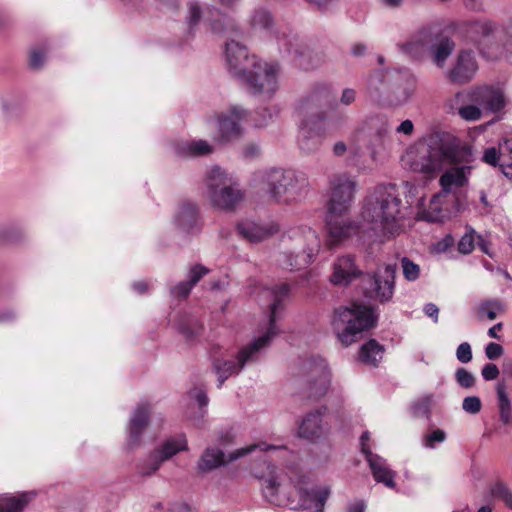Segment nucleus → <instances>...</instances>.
Segmentation results:
<instances>
[{
  "label": "nucleus",
  "mask_w": 512,
  "mask_h": 512,
  "mask_svg": "<svg viewBox=\"0 0 512 512\" xmlns=\"http://www.w3.org/2000/svg\"><path fill=\"white\" fill-rule=\"evenodd\" d=\"M370 440V433L368 431H364L360 437V445H361V452L366 456V459L370 456H373L369 445L367 442Z\"/></svg>",
  "instance_id": "obj_57"
},
{
  "label": "nucleus",
  "mask_w": 512,
  "mask_h": 512,
  "mask_svg": "<svg viewBox=\"0 0 512 512\" xmlns=\"http://www.w3.org/2000/svg\"><path fill=\"white\" fill-rule=\"evenodd\" d=\"M356 99V91L352 88H346L342 91L340 102L343 105H350Z\"/></svg>",
  "instance_id": "obj_58"
},
{
  "label": "nucleus",
  "mask_w": 512,
  "mask_h": 512,
  "mask_svg": "<svg viewBox=\"0 0 512 512\" xmlns=\"http://www.w3.org/2000/svg\"><path fill=\"white\" fill-rule=\"evenodd\" d=\"M434 404V397L426 395L415 401L411 407L412 413L416 417L430 418L431 406Z\"/></svg>",
  "instance_id": "obj_38"
},
{
  "label": "nucleus",
  "mask_w": 512,
  "mask_h": 512,
  "mask_svg": "<svg viewBox=\"0 0 512 512\" xmlns=\"http://www.w3.org/2000/svg\"><path fill=\"white\" fill-rule=\"evenodd\" d=\"M211 152L212 147L205 140L183 141L175 145V153L181 157H197Z\"/></svg>",
  "instance_id": "obj_30"
},
{
  "label": "nucleus",
  "mask_w": 512,
  "mask_h": 512,
  "mask_svg": "<svg viewBox=\"0 0 512 512\" xmlns=\"http://www.w3.org/2000/svg\"><path fill=\"white\" fill-rule=\"evenodd\" d=\"M359 225L352 221L347 213H332L328 211L326 216V245L329 249H335L342 242L357 234Z\"/></svg>",
  "instance_id": "obj_15"
},
{
  "label": "nucleus",
  "mask_w": 512,
  "mask_h": 512,
  "mask_svg": "<svg viewBox=\"0 0 512 512\" xmlns=\"http://www.w3.org/2000/svg\"><path fill=\"white\" fill-rule=\"evenodd\" d=\"M455 379L458 384H474L475 377L463 367L456 370Z\"/></svg>",
  "instance_id": "obj_56"
},
{
  "label": "nucleus",
  "mask_w": 512,
  "mask_h": 512,
  "mask_svg": "<svg viewBox=\"0 0 512 512\" xmlns=\"http://www.w3.org/2000/svg\"><path fill=\"white\" fill-rule=\"evenodd\" d=\"M192 286L187 281H181L170 289V293L176 298H187L191 293Z\"/></svg>",
  "instance_id": "obj_51"
},
{
  "label": "nucleus",
  "mask_w": 512,
  "mask_h": 512,
  "mask_svg": "<svg viewBox=\"0 0 512 512\" xmlns=\"http://www.w3.org/2000/svg\"><path fill=\"white\" fill-rule=\"evenodd\" d=\"M331 194L328 211L347 213L354 197L356 181L347 173H338L329 180Z\"/></svg>",
  "instance_id": "obj_14"
},
{
  "label": "nucleus",
  "mask_w": 512,
  "mask_h": 512,
  "mask_svg": "<svg viewBox=\"0 0 512 512\" xmlns=\"http://www.w3.org/2000/svg\"><path fill=\"white\" fill-rule=\"evenodd\" d=\"M202 18V9L197 2H191L188 5V14L186 16V21L188 25V31L190 34L194 33L196 28L198 27L200 20Z\"/></svg>",
  "instance_id": "obj_40"
},
{
  "label": "nucleus",
  "mask_w": 512,
  "mask_h": 512,
  "mask_svg": "<svg viewBox=\"0 0 512 512\" xmlns=\"http://www.w3.org/2000/svg\"><path fill=\"white\" fill-rule=\"evenodd\" d=\"M385 348L375 339L364 343L358 353L359 361L365 365L376 367L383 358Z\"/></svg>",
  "instance_id": "obj_29"
},
{
  "label": "nucleus",
  "mask_w": 512,
  "mask_h": 512,
  "mask_svg": "<svg viewBox=\"0 0 512 512\" xmlns=\"http://www.w3.org/2000/svg\"><path fill=\"white\" fill-rule=\"evenodd\" d=\"M474 230L465 233L458 242V251L462 254H469L474 249Z\"/></svg>",
  "instance_id": "obj_49"
},
{
  "label": "nucleus",
  "mask_w": 512,
  "mask_h": 512,
  "mask_svg": "<svg viewBox=\"0 0 512 512\" xmlns=\"http://www.w3.org/2000/svg\"><path fill=\"white\" fill-rule=\"evenodd\" d=\"M30 500L31 496L28 493L3 499L0 502V512H22Z\"/></svg>",
  "instance_id": "obj_36"
},
{
  "label": "nucleus",
  "mask_w": 512,
  "mask_h": 512,
  "mask_svg": "<svg viewBox=\"0 0 512 512\" xmlns=\"http://www.w3.org/2000/svg\"><path fill=\"white\" fill-rule=\"evenodd\" d=\"M268 470V475L262 478V492L269 503L288 506L292 505L298 496V503L292 509L315 507L314 512H323L330 495L328 487L315 488L297 467L291 468L289 473H283L281 469L269 464Z\"/></svg>",
  "instance_id": "obj_1"
},
{
  "label": "nucleus",
  "mask_w": 512,
  "mask_h": 512,
  "mask_svg": "<svg viewBox=\"0 0 512 512\" xmlns=\"http://www.w3.org/2000/svg\"><path fill=\"white\" fill-rule=\"evenodd\" d=\"M151 407L148 402H141L132 412L127 425V447L134 449L141 443L142 436L150 423Z\"/></svg>",
  "instance_id": "obj_19"
},
{
  "label": "nucleus",
  "mask_w": 512,
  "mask_h": 512,
  "mask_svg": "<svg viewBox=\"0 0 512 512\" xmlns=\"http://www.w3.org/2000/svg\"><path fill=\"white\" fill-rule=\"evenodd\" d=\"M472 168L471 165H460L445 171L439 179L442 192L450 193L453 187L465 186L468 183V176L471 174Z\"/></svg>",
  "instance_id": "obj_23"
},
{
  "label": "nucleus",
  "mask_w": 512,
  "mask_h": 512,
  "mask_svg": "<svg viewBox=\"0 0 512 512\" xmlns=\"http://www.w3.org/2000/svg\"><path fill=\"white\" fill-rule=\"evenodd\" d=\"M438 148L442 152V168L446 165H470L475 160L470 145L461 144L456 138L442 139L438 136Z\"/></svg>",
  "instance_id": "obj_17"
},
{
  "label": "nucleus",
  "mask_w": 512,
  "mask_h": 512,
  "mask_svg": "<svg viewBox=\"0 0 512 512\" xmlns=\"http://www.w3.org/2000/svg\"><path fill=\"white\" fill-rule=\"evenodd\" d=\"M269 291L272 303L269 306V319L266 331L249 344L243 346L235 359H216L214 361L213 367L220 384L224 383L231 375L238 374L244 366L257 362L271 345L272 340L280 333L276 322L284 310L283 301L290 294V285L288 283L276 284Z\"/></svg>",
  "instance_id": "obj_2"
},
{
  "label": "nucleus",
  "mask_w": 512,
  "mask_h": 512,
  "mask_svg": "<svg viewBox=\"0 0 512 512\" xmlns=\"http://www.w3.org/2000/svg\"><path fill=\"white\" fill-rule=\"evenodd\" d=\"M251 23L253 27L270 29L273 23V17L269 11L265 9H259L254 12Z\"/></svg>",
  "instance_id": "obj_44"
},
{
  "label": "nucleus",
  "mask_w": 512,
  "mask_h": 512,
  "mask_svg": "<svg viewBox=\"0 0 512 512\" xmlns=\"http://www.w3.org/2000/svg\"><path fill=\"white\" fill-rule=\"evenodd\" d=\"M263 183L270 200L277 204L298 202L309 188L307 176L293 169L271 168L264 173Z\"/></svg>",
  "instance_id": "obj_10"
},
{
  "label": "nucleus",
  "mask_w": 512,
  "mask_h": 512,
  "mask_svg": "<svg viewBox=\"0 0 512 512\" xmlns=\"http://www.w3.org/2000/svg\"><path fill=\"white\" fill-rule=\"evenodd\" d=\"M503 156H505V152H499L495 147H489L485 149L482 161L494 167H501Z\"/></svg>",
  "instance_id": "obj_45"
},
{
  "label": "nucleus",
  "mask_w": 512,
  "mask_h": 512,
  "mask_svg": "<svg viewBox=\"0 0 512 512\" xmlns=\"http://www.w3.org/2000/svg\"><path fill=\"white\" fill-rule=\"evenodd\" d=\"M311 372L315 379L310 384H330L332 381L331 370L323 359L313 361Z\"/></svg>",
  "instance_id": "obj_35"
},
{
  "label": "nucleus",
  "mask_w": 512,
  "mask_h": 512,
  "mask_svg": "<svg viewBox=\"0 0 512 512\" xmlns=\"http://www.w3.org/2000/svg\"><path fill=\"white\" fill-rule=\"evenodd\" d=\"M282 446H275V445H268L265 442H261L258 444L249 445L247 447H243L240 449H237L233 453L229 455V457H226L225 453L216 447H207L202 455L200 456L198 463H197V469L200 473H207L211 472L221 466H225L228 463L241 458L251 452H253L256 449H259L262 452L267 451H275L278 449H282Z\"/></svg>",
  "instance_id": "obj_13"
},
{
  "label": "nucleus",
  "mask_w": 512,
  "mask_h": 512,
  "mask_svg": "<svg viewBox=\"0 0 512 512\" xmlns=\"http://www.w3.org/2000/svg\"><path fill=\"white\" fill-rule=\"evenodd\" d=\"M330 97V86L318 83L300 102L299 110L305 118L300 126L298 145L306 154L318 151L325 138V129L321 122L326 118V113L321 108L329 102Z\"/></svg>",
  "instance_id": "obj_6"
},
{
  "label": "nucleus",
  "mask_w": 512,
  "mask_h": 512,
  "mask_svg": "<svg viewBox=\"0 0 512 512\" xmlns=\"http://www.w3.org/2000/svg\"><path fill=\"white\" fill-rule=\"evenodd\" d=\"M189 397L197 402L200 408L199 420L203 419L205 414L207 413L206 407L209 403L206 391H204L198 386H195L193 389L189 391Z\"/></svg>",
  "instance_id": "obj_43"
},
{
  "label": "nucleus",
  "mask_w": 512,
  "mask_h": 512,
  "mask_svg": "<svg viewBox=\"0 0 512 512\" xmlns=\"http://www.w3.org/2000/svg\"><path fill=\"white\" fill-rule=\"evenodd\" d=\"M404 278L409 282H414L420 277V266L408 257L400 260Z\"/></svg>",
  "instance_id": "obj_41"
},
{
  "label": "nucleus",
  "mask_w": 512,
  "mask_h": 512,
  "mask_svg": "<svg viewBox=\"0 0 512 512\" xmlns=\"http://www.w3.org/2000/svg\"><path fill=\"white\" fill-rule=\"evenodd\" d=\"M505 309L500 300H485L479 305V314L486 316L489 320H494L497 317V311L503 312Z\"/></svg>",
  "instance_id": "obj_39"
},
{
  "label": "nucleus",
  "mask_w": 512,
  "mask_h": 512,
  "mask_svg": "<svg viewBox=\"0 0 512 512\" xmlns=\"http://www.w3.org/2000/svg\"><path fill=\"white\" fill-rule=\"evenodd\" d=\"M376 322L377 316L370 307L352 303L334 310L332 328L337 339L347 347L357 342L362 333L373 328Z\"/></svg>",
  "instance_id": "obj_9"
},
{
  "label": "nucleus",
  "mask_w": 512,
  "mask_h": 512,
  "mask_svg": "<svg viewBox=\"0 0 512 512\" xmlns=\"http://www.w3.org/2000/svg\"><path fill=\"white\" fill-rule=\"evenodd\" d=\"M236 230L239 235L251 243H260L280 230L279 225L275 222L259 224L253 221L245 220L237 224Z\"/></svg>",
  "instance_id": "obj_21"
},
{
  "label": "nucleus",
  "mask_w": 512,
  "mask_h": 512,
  "mask_svg": "<svg viewBox=\"0 0 512 512\" xmlns=\"http://www.w3.org/2000/svg\"><path fill=\"white\" fill-rule=\"evenodd\" d=\"M404 209L395 184L379 185L366 198L362 215L375 233L390 237L400 232Z\"/></svg>",
  "instance_id": "obj_5"
},
{
  "label": "nucleus",
  "mask_w": 512,
  "mask_h": 512,
  "mask_svg": "<svg viewBox=\"0 0 512 512\" xmlns=\"http://www.w3.org/2000/svg\"><path fill=\"white\" fill-rule=\"evenodd\" d=\"M366 460L376 482L383 483L388 488L396 486L394 481L395 472L387 466L386 461L382 457L375 454Z\"/></svg>",
  "instance_id": "obj_25"
},
{
  "label": "nucleus",
  "mask_w": 512,
  "mask_h": 512,
  "mask_svg": "<svg viewBox=\"0 0 512 512\" xmlns=\"http://www.w3.org/2000/svg\"><path fill=\"white\" fill-rule=\"evenodd\" d=\"M502 374L504 380L512 381V359H507L502 364Z\"/></svg>",
  "instance_id": "obj_63"
},
{
  "label": "nucleus",
  "mask_w": 512,
  "mask_h": 512,
  "mask_svg": "<svg viewBox=\"0 0 512 512\" xmlns=\"http://www.w3.org/2000/svg\"><path fill=\"white\" fill-rule=\"evenodd\" d=\"M228 71L253 95L271 97L278 88L277 63L263 62L255 55H250L247 47L232 39L225 45Z\"/></svg>",
  "instance_id": "obj_3"
},
{
  "label": "nucleus",
  "mask_w": 512,
  "mask_h": 512,
  "mask_svg": "<svg viewBox=\"0 0 512 512\" xmlns=\"http://www.w3.org/2000/svg\"><path fill=\"white\" fill-rule=\"evenodd\" d=\"M466 34L484 57L512 55V20L505 24L490 19L472 20L466 23Z\"/></svg>",
  "instance_id": "obj_8"
},
{
  "label": "nucleus",
  "mask_w": 512,
  "mask_h": 512,
  "mask_svg": "<svg viewBox=\"0 0 512 512\" xmlns=\"http://www.w3.org/2000/svg\"><path fill=\"white\" fill-rule=\"evenodd\" d=\"M209 273V269L202 264H196L189 270L187 282L194 287L206 274Z\"/></svg>",
  "instance_id": "obj_47"
},
{
  "label": "nucleus",
  "mask_w": 512,
  "mask_h": 512,
  "mask_svg": "<svg viewBox=\"0 0 512 512\" xmlns=\"http://www.w3.org/2000/svg\"><path fill=\"white\" fill-rule=\"evenodd\" d=\"M472 99L491 113H499L507 105L504 85L501 83L476 87L473 91Z\"/></svg>",
  "instance_id": "obj_18"
},
{
  "label": "nucleus",
  "mask_w": 512,
  "mask_h": 512,
  "mask_svg": "<svg viewBox=\"0 0 512 512\" xmlns=\"http://www.w3.org/2000/svg\"><path fill=\"white\" fill-rule=\"evenodd\" d=\"M499 368L494 363H487L483 366L481 370V375L485 381H493L496 380L499 376Z\"/></svg>",
  "instance_id": "obj_53"
},
{
  "label": "nucleus",
  "mask_w": 512,
  "mask_h": 512,
  "mask_svg": "<svg viewBox=\"0 0 512 512\" xmlns=\"http://www.w3.org/2000/svg\"><path fill=\"white\" fill-rule=\"evenodd\" d=\"M279 113L276 106L258 108L255 112H248L241 106L231 108V114L237 119H246L247 117L254 123L256 127L266 126L272 118Z\"/></svg>",
  "instance_id": "obj_24"
},
{
  "label": "nucleus",
  "mask_w": 512,
  "mask_h": 512,
  "mask_svg": "<svg viewBox=\"0 0 512 512\" xmlns=\"http://www.w3.org/2000/svg\"><path fill=\"white\" fill-rule=\"evenodd\" d=\"M416 88V78L406 69L374 70L367 83L370 97L383 107L406 104Z\"/></svg>",
  "instance_id": "obj_7"
},
{
  "label": "nucleus",
  "mask_w": 512,
  "mask_h": 512,
  "mask_svg": "<svg viewBox=\"0 0 512 512\" xmlns=\"http://www.w3.org/2000/svg\"><path fill=\"white\" fill-rule=\"evenodd\" d=\"M458 114L467 121L479 120L482 116V112L479 107L475 105L462 106L458 110Z\"/></svg>",
  "instance_id": "obj_46"
},
{
  "label": "nucleus",
  "mask_w": 512,
  "mask_h": 512,
  "mask_svg": "<svg viewBox=\"0 0 512 512\" xmlns=\"http://www.w3.org/2000/svg\"><path fill=\"white\" fill-rule=\"evenodd\" d=\"M366 503L362 499H355L348 503L347 512H365Z\"/></svg>",
  "instance_id": "obj_59"
},
{
  "label": "nucleus",
  "mask_w": 512,
  "mask_h": 512,
  "mask_svg": "<svg viewBox=\"0 0 512 512\" xmlns=\"http://www.w3.org/2000/svg\"><path fill=\"white\" fill-rule=\"evenodd\" d=\"M188 450V442L185 434L181 433L164 440L162 445L155 449L161 460L165 462L177 453Z\"/></svg>",
  "instance_id": "obj_28"
},
{
  "label": "nucleus",
  "mask_w": 512,
  "mask_h": 512,
  "mask_svg": "<svg viewBox=\"0 0 512 512\" xmlns=\"http://www.w3.org/2000/svg\"><path fill=\"white\" fill-rule=\"evenodd\" d=\"M178 330L187 340H192L202 332L203 325L195 317L183 316L178 322Z\"/></svg>",
  "instance_id": "obj_34"
},
{
  "label": "nucleus",
  "mask_w": 512,
  "mask_h": 512,
  "mask_svg": "<svg viewBox=\"0 0 512 512\" xmlns=\"http://www.w3.org/2000/svg\"><path fill=\"white\" fill-rule=\"evenodd\" d=\"M455 49V43L448 37H443L440 41L431 47L433 61L438 67H443L448 57Z\"/></svg>",
  "instance_id": "obj_33"
},
{
  "label": "nucleus",
  "mask_w": 512,
  "mask_h": 512,
  "mask_svg": "<svg viewBox=\"0 0 512 512\" xmlns=\"http://www.w3.org/2000/svg\"><path fill=\"white\" fill-rule=\"evenodd\" d=\"M496 404L501 423L506 426L512 424V399L506 392V386H497Z\"/></svg>",
  "instance_id": "obj_31"
},
{
  "label": "nucleus",
  "mask_w": 512,
  "mask_h": 512,
  "mask_svg": "<svg viewBox=\"0 0 512 512\" xmlns=\"http://www.w3.org/2000/svg\"><path fill=\"white\" fill-rule=\"evenodd\" d=\"M177 231L184 235H197L202 231L203 218L199 206L191 201H182L173 217Z\"/></svg>",
  "instance_id": "obj_16"
},
{
  "label": "nucleus",
  "mask_w": 512,
  "mask_h": 512,
  "mask_svg": "<svg viewBox=\"0 0 512 512\" xmlns=\"http://www.w3.org/2000/svg\"><path fill=\"white\" fill-rule=\"evenodd\" d=\"M237 118L230 116L218 117V134L216 140L222 144L229 143L239 138L241 134V127L236 121Z\"/></svg>",
  "instance_id": "obj_26"
},
{
  "label": "nucleus",
  "mask_w": 512,
  "mask_h": 512,
  "mask_svg": "<svg viewBox=\"0 0 512 512\" xmlns=\"http://www.w3.org/2000/svg\"><path fill=\"white\" fill-rule=\"evenodd\" d=\"M153 512H190L188 505L184 503H173L166 510L162 503L153 506Z\"/></svg>",
  "instance_id": "obj_54"
},
{
  "label": "nucleus",
  "mask_w": 512,
  "mask_h": 512,
  "mask_svg": "<svg viewBox=\"0 0 512 512\" xmlns=\"http://www.w3.org/2000/svg\"><path fill=\"white\" fill-rule=\"evenodd\" d=\"M207 20L214 33L227 34L237 31L235 20L231 16L221 13L217 8L208 9Z\"/></svg>",
  "instance_id": "obj_27"
},
{
  "label": "nucleus",
  "mask_w": 512,
  "mask_h": 512,
  "mask_svg": "<svg viewBox=\"0 0 512 512\" xmlns=\"http://www.w3.org/2000/svg\"><path fill=\"white\" fill-rule=\"evenodd\" d=\"M361 279L365 297L385 303L391 300L395 285V266L386 265L382 271L362 273L352 255L338 257L333 264L330 282L336 286H348L353 280Z\"/></svg>",
  "instance_id": "obj_4"
},
{
  "label": "nucleus",
  "mask_w": 512,
  "mask_h": 512,
  "mask_svg": "<svg viewBox=\"0 0 512 512\" xmlns=\"http://www.w3.org/2000/svg\"><path fill=\"white\" fill-rule=\"evenodd\" d=\"M162 463L163 461L154 450L147 458L138 463L137 470L143 476H150L160 468Z\"/></svg>",
  "instance_id": "obj_37"
},
{
  "label": "nucleus",
  "mask_w": 512,
  "mask_h": 512,
  "mask_svg": "<svg viewBox=\"0 0 512 512\" xmlns=\"http://www.w3.org/2000/svg\"><path fill=\"white\" fill-rule=\"evenodd\" d=\"M414 131L413 122L409 119L404 120L401 124L396 128L397 133H402L404 135L410 136Z\"/></svg>",
  "instance_id": "obj_61"
},
{
  "label": "nucleus",
  "mask_w": 512,
  "mask_h": 512,
  "mask_svg": "<svg viewBox=\"0 0 512 512\" xmlns=\"http://www.w3.org/2000/svg\"><path fill=\"white\" fill-rule=\"evenodd\" d=\"M423 311L425 315L432 318L435 323L438 322L439 308L434 303H427Z\"/></svg>",
  "instance_id": "obj_60"
},
{
  "label": "nucleus",
  "mask_w": 512,
  "mask_h": 512,
  "mask_svg": "<svg viewBox=\"0 0 512 512\" xmlns=\"http://www.w3.org/2000/svg\"><path fill=\"white\" fill-rule=\"evenodd\" d=\"M442 155L438 148V135H431L407 151L401 162L405 169L432 176L443 169Z\"/></svg>",
  "instance_id": "obj_11"
},
{
  "label": "nucleus",
  "mask_w": 512,
  "mask_h": 512,
  "mask_svg": "<svg viewBox=\"0 0 512 512\" xmlns=\"http://www.w3.org/2000/svg\"><path fill=\"white\" fill-rule=\"evenodd\" d=\"M487 496L493 500H500L512 510V489L500 479L489 484Z\"/></svg>",
  "instance_id": "obj_32"
},
{
  "label": "nucleus",
  "mask_w": 512,
  "mask_h": 512,
  "mask_svg": "<svg viewBox=\"0 0 512 512\" xmlns=\"http://www.w3.org/2000/svg\"><path fill=\"white\" fill-rule=\"evenodd\" d=\"M504 352L503 347L495 342H490L486 345L485 354L489 360H496L502 356Z\"/></svg>",
  "instance_id": "obj_55"
},
{
  "label": "nucleus",
  "mask_w": 512,
  "mask_h": 512,
  "mask_svg": "<svg viewBox=\"0 0 512 512\" xmlns=\"http://www.w3.org/2000/svg\"><path fill=\"white\" fill-rule=\"evenodd\" d=\"M472 348L468 342L461 343L456 350V358L461 363H468L472 360Z\"/></svg>",
  "instance_id": "obj_52"
},
{
  "label": "nucleus",
  "mask_w": 512,
  "mask_h": 512,
  "mask_svg": "<svg viewBox=\"0 0 512 512\" xmlns=\"http://www.w3.org/2000/svg\"><path fill=\"white\" fill-rule=\"evenodd\" d=\"M326 410L318 409L310 412L303 419L299 427V435L310 441L322 437L327 431V425L323 422V412Z\"/></svg>",
  "instance_id": "obj_22"
},
{
  "label": "nucleus",
  "mask_w": 512,
  "mask_h": 512,
  "mask_svg": "<svg viewBox=\"0 0 512 512\" xmlns=\"http://www.w3.org/2000/svg\"><path fill=\"white\" fill-rule=\"evenodd\" d=\"M478 70V64L471 50H461L453 67L448 72V79L454 84L470 82Z\"/></svg>",
  "instance_id": "obj_20"
},
{
  "label": "nucleus",
  "mask_w": 512,
  "mask_h": 512,
  "mask_svg": "<svg viewBox=\"0 0 512 512\" xmlns=\"http://www.w3.org/2000/svg\"><path fill=\"white\" fill-rule=\"evenodd\" d=\"M46 48H32L29 52L28 66L31 70L38 71L43 68L46 61Z\"/></svg>",
  "instance_id": "obj_42"
},
{
  "label": "nucleus",
  "mask_w": 512,
  "mask_h": 512,
  "mask_svg": "<svg viewBox=\"0 0 512 512\" xmlns=\"http://www.w3.org/2000/svg\"><path fill=\"white\" fill-rule=\"evenodd\" d=\"M17 315L14 310L7 309L3 312H0V323H13L16 321Z\"/></svg>",
  "instance_id": "obj_62"
},
{
  "label": "nucleus",
  "mask_w": 512,
  "mask_h": 512,
  "mask_svg": "<svg viewBox=\"0 0 512 512\" xmlns=\"http://www.w3.org/2000/svg\"><path fill=\"white\" fill-rule=\"evenodd\" d=\"M446 439V433L441 429H435L424 436V446L434 448L436 443H442Z\"/></svg>",
  "instance_id": "obj_48"
},
{
  "label": "nucleus",
  "mask_w": 512,
  "mask_h": 512,
  "mask_svg": "<svg viewBox=\"0 0 512 512\" xmlns=\"http://www.w3.org/2000/svg\"><path fill=\"white\" fill-rule=\"evenodd\" d=\"M206 182L211 202L219 209L233 210L244 197L232 177L219 166H214L209 170Z\"/></svg>",
  "instance_id": "obj_12"
},
{
  "label": "nucleus",
  "mask_w": 512,
  "mask_h": 512,
  "mask_svg": "<svg viewBox=\"0 0 512 512\" xmlns=\"http://www.w3.org/2000/svg\"><path fill=\"white\" fill-rule=\"evenodd\" d=\"M501 169L506 177L512 179V161L507 160L505 156L502 158Z\"/></svg>",
  "instance_id": "obj_64"
},
{
  "label": "nucleus",
  "mask_w": 512,
  "mask_h": 512,
  "mask_svg": "<svg viewBox=\"0 0 512 512\" xmlns=\"http://www.w3.org/2000/svg\"><path fill=\"white\" fill-rule=\"evenodd\" d=\"M482 407L481 400L477 396H468L464 398L462 408L465 412L470 414H477Z\"/></svg>",
  "instance_id": "obj_50"
}]
</instances>
